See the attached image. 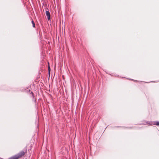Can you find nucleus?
I'll list each match as a JSON object with an SVG mask.
<instances>
[{"label": "nucleus", "instance_id": "obj_4", "mask_svg": "<svg viewBox=\"0 0 159 159\" xmlns=\"http://www.w3.org/2000/svg\"><path fill=\"white\" fill-rule=\"evenodd\" d=\"M32 24H33V26L34 27H35V24H34V21L33 20L32 21Z\"/></svg>", "mask_w": 159, "mask_h": 159}, {"label": "nucleus", "instance_id": "obj_5", "mask_svg": "<svg viewBox=\"0 0 159 159\" xmlns=\"http://www.w3.org/2000/svg\"><path fill=\"white\" fill-rule=\"evenodd\" d=\"M48 70H49V72L50 73V66H49V63H48Z\"/></svg>", "mask_w": 159, "mask_h": 159}, {"label": "nucleus", "instance_id": "obj_2", "mask_svg": "<svg viewBox=\"0 0 159 159\" xmlns=\"http://www.w3.org/2000/svg\"><path fill=\"white\" fill-rule=\"evenodd\" d=\"M143 124L144 125H159V122H153L152 121H145L143 123Z\"/></svg>", "mask_w": 159, "mask_h": 159}, {"label": "nucleus", "instance_id": "obj_3", "mask_svg": "<svg viewBox=\"0 0 159 159\" xmlns=\"http://www.w3.org/2000/svg\"><path fill=\"white\" fill-rule=\"evenodd\" d=\"M46 14L48 20H49L50 19V14L48 11H46Z\"/></svg>", "mask_w": 159, "mask_h": 159}, {"label": "nucleus", "instance_id": "obj_1", "mask_svg": "<svg viewBox=\"0 0 159 159\" xmlns=\"http://www.w3.org/2000/svg\"><path fill=\"white\" fill-rule=\"evenodd\" d=\"M25 154V152L23 151H21L17 154L10 157L9 159H18L19 158L21 157Z\"/></svg>", "mask_w": 159, "mask_h": 159}]
</instances>
